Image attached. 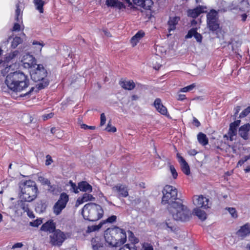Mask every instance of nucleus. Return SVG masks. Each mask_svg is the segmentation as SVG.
<instances>
[{
  "mask_svg": "<svg viewBox=\"0 0 250 250\" xmlns=\"http://www.w3.org/2000/svg\"><path fill=\"white\" fill-rule=\"evenodd\" d=\"M67 239V233L57 229L49 235V243L52 246L61 247Z\"/></svg>",
  "mask_w": 250,
  "mask_h": 250,
  "instance_id": "8",
  "label": "nucleus"
},
{
  "mask_svg": "<svg viewBox=\"0 0 250 250\" xmlns=\"http://www.w3.org/2000/svg\"><path fill=\"white\" fill-rule=\"evenodd\" d=\"M105 129L108 132H115L116 131V128L115 126H112L110 124V122L108 123Z\"/></svg>",
  "mask_w": 250,
  "mask_h": 250,
  "instance_id": "50",
  "label": "nucleus"
},
{
  "mask_svg": "<svg viewBox=\"0 0 250 250\" xmlns=\"http://www.w3.org/2000/svg\"><path fill=\"white\" fill-rule=\"evenodd\" d=\"M53 115H54V114L53 113H50L43 115L42 118L44 120H46L48 119L51 118L52 117H53Z\"/></svg>",
  "mask_w": 250,
  "mask_h": 250,
  "instance_id": "59",
  "label": "nucleus"
},
{
  "mask_svg": "<svg viewBox=\"0 0 250 250\" xmlns=\"http://www.w3.org/2000/svg\"><path fill=\"white\" fill-rule=\"evenodd\" d=\"M32 80L35 82L41 81L37 84L38 89H43L49 84V81L46 78L47 72L42 65L38 64L37 67L30 70Z\"/></svg>",
  "mask_w": 250,
  "mask_h": 250,
  "instance_id": "4",
  "label": "nucleus"
},
{
  "mask_svg": "<svg viewBox=\"0 0 250 250\" xmlns=\"http://www.w3.org/2000/svg\"><path fill=\"white\" fill-rule=\"evenodd\" d=\"M207 24L208 28L212 32L219 30L220 24L217 11L212 9L207 14Z\"/></svg>",
  "mask_w": 250,
  "mask_h": 250,
  "instance_id": "7",
  "label": "nucleus"
},
{
  "mask_svg": "<svg viewBox=\"0 0 250 250\" xmlns=\"http://www.w3.org/2000/svg\"><path fill=\"white\" fill-rule=\"evenodd\" d=\"M115 239L117 242V247H120L125 243L126 241V234L125 231L122 229L115 227Z\"/></svg>",
  "mask_w": 250,
  "mask_h": 250,
  "instance_id": "12",
  "label": "nucleus"
},
{
  "mask_svg": "<svg viewBox=\"0 0 250 250\" xmlns=\"http://www.w3.org/2000/svg\"><path fill=\"white\" fill-rule=\"evenodd\" d=\"M197 30V28H191L188 31L187 35L185 37V38L190 39L192 37H194L197 42H201L203 38L202 36L200 33H198Z\"/></svg>",
  "mask_w": 250,
  "mask_h": 250,
  "instance_id": "20",
  "label": "nucleus"
},
{
  "mask_svg": "<svg viewBox=\"0 0 250 250\" xmlns=\"http://www.w3.org/2000/svg\"><path fill=\"white\" fill-rule=\"evenodd\" d=\"M79 190L83 192H91L92 190V186L86 181H82L78 183Z\"/></svg>",
  "mask_w": 250,
  "mask_h": 250,
  "instance_id": "28",
  "label": "nucleus"
},
{
  "mask_svg": "<svg viewBox=\"0 0 250 250\" xmlns=\"http://www.w3.org/2000/svg\"><path fill=\"white\" fill-rule=\"evenodd\" d=\"M84 202H86L89 201H94L95 198L91 195L88 193H84L82 197Z\"/></svg>",
  "mask_w": 250,
  "mask_h": 250,
  "instance_id": "39",
  "label": "nucleus"
},
{
  "mask_svg": "<svg viewBox=\"0 0 250 250\" xmlns=\"http://www.w3.org/2000/svg\"><path fill=\"white\" fill-rule=\"evenodd\" d=\"M119 250H137L136 246L134 244H126L122 248H120Z\"/></svg>",
  "mask_w": 250,
  "mask_h": 250,
  "instance_id": "41",
  "label": "nucleus"
},
{
  "mask_svg": "<svg viewBox=\"0 0 250 250\" xmlns=\"http://www.w3.org/2000/svg\"><path fill=\"white\" fill-rule=\"evenodd\" d=\"M20 198L24 201L32 202L37 197L38 188L35 182L28 180L21 183L20 186Z\"/></svg>",
  "mask_w": 250,
  "mask_h": 250,
  "instance_id": "3",
  "label": "nucleus"
},
{
  "mask_svg": "<svg viewBox=\"0 0 250 250\" xmlns=\"http://www.w3.org/2000/svg\"><path fill=\"white\" fill-rule=\"evenodd\" d=\"M209 199L203 195H194L193 197L192 202L196 208L207 209L210 208Z\"/></svg>",
  "mask_w": 250,
  "mask_h": 250,
  "instance_id": "11",
  "label": "nucleus"
},
{
  "mask_svg": "<svg viewBox=\"0 0 250 250\" xmlns=\"http://www.w3.org/2000/svg\"><path fill=\"white\" fill-rule=\"evenodd\" d=\"M237 134V129L232 127V125H229V130L228 132V136L229 140L232 141L234 139V137Z\"/></svg>",
  "mask_w": 250,
  "mask_h": 250,
  "instance_id": "34",
  "label": "nucleus"
},
{
  "mask_svg": "<svg viewBox=\"0 0 250 250\" xmlns=\"http://www.w3.org/2000/svg\"><path fill=\"white\" fill-rule=\"evenodd\" d=\"M218 5L219 6L218 11L219 12H226L229 10H232V9L236 8L228 6V3L223 0H220L218 2Z\"/></svg>",
  "mask_w": 250,
  "mask_h": 250,
  "instance_id": "29",
  "label": "nucleus"
},
{
  "mask_svg": "<svg viewBox=\"0 0 250 250\" xmlns=\"http://www.w3.org/2000/svg\"><path fill=\"white\" fill-rule=\"evenodd\" d=\"M33 3L36 7V9L38 10L40 13L43 12V6L45 3V0H33Z\"/></svg>",
  "mask_w": 250,
  "mask_h": 250,
  "instance_id": "32",
  "label": "nucleus"
},
{
  "mask_svg": "<svg viewBox=\"0 0 250 250\" xmlns=\"http://www.w3.org/2000/svg\"><path fill=\"white\" fill-rule=\"evenodd\" d=\"M104 212L102 207L94 203L85 204L82 210L83 218L92 222L96 221L102 218Z\"/></svg>",
  "mask_w": 250,
  "mask_h": 250,
  "instance_id": "2",
  "label": "nucleus"
},
{
  "mask_svg": "<svg viewBox=\"0 0 250 250\" xmlns=\"http://www.w3.org/2000/svg\"><path fill=\"white\" fill-rule=\"evenodd\" d=\"M81 127L82 128L84 129L94 130L96 128V127L95 126H89V125H86L84 124H82L81 125Z\"/></svg>",
  "mask_w": 250,
  "mask_h": 250,
  "instance_id": "53",
  "label": "nucleus"
},
{
  "mask_svg": "<svg viewBox=\"0 0 250 250\" xmlns=\"http://www.w3.org/2000/svg\"><path fill=\"white\" fill-rule=\"evenodd\" d=\"M154 105L156 108L157 110L163 115H166L167 111V108L164 106L162 103L161 100L159 98H157L155 99Z\"/></svg>",
  "mask_w": 250,
  "mask_h": 250,
  "instance_id": "24",
  "label": "nucleus"
},
{
  "mask_svg": "<svg viewBox=\"0 0 250 250\" xmlns=\"http://www.w3.org/2000/svg\"><path fill=\"white\" fill-rule=\"evenodd\" d=\"M163 196L162 199L163 205L167 204V207L176 205V203L179 202L176 201L178 200L177 189L174 187L170 185H166L162 191Z\"/></svg>",
  "mask_w": 250,
  "mask_h": 250,
  "instance_id": "6",
  "label": "nucleus"
},
{
  "mask_svg": "<svg viewBox=\"0 0 250 250\" xmlns=\"http://www.w3.org/2000/svg\"><path fill=\"white\" fill-rule=\"evenodd\" d=\"M133 3L146 10H150L153 2L152 0H132Z\"/></svg>",
  "mask_w": 250,
  "mask_h": 250,
  "instance_id": "17",
  "label": "nucleus"
},
{
  "mask_svg": "<svg viewBox=\"0 0 250 250\" xmlns=\"http://www.w3.org/2000/svg\"><path fill=\"white\" fill-rule=\"evenodd\" d=\"M203 12V7L200 6L192 9H188L187 11V15L188 17L196 18Z\"/></svg>",
  "mask_w": 250,
  "mask_h": 250,
  "instance_id": "23",
  "label": "nucleus"
},
{
  "mask_svg": "<svg viewBox=\"0 0 250 250\" xmlns=\"http://www.w3.org/2000/svg\"><path fill=\"white\" fill-rule=\"evenodd\" d=\"M106 121V117L104 113H102L101 114V122H100V125L101 126L104 125Z\"/></svg>",
  "mask_w": 250,
  "mask_h": 250,
  "instance_id": "55",
  "label": "nucleus"
},
{
  "mask_svg": "<svg viewBox=\"0 0 250 250\" xmlns=\"http://www.w3.org/2000/svg\"><path fill=\"white\" fill-rule=\"evenodd\" d=\"M38 181L43 185L50 186V181L48 179L45 178L43 176H39Z\"/></svg>",
  "mask_w": 250,
  "mask_h": 250,
  "instance_id": "40",
  "label": "nucleus"
},
{
  "mask_svg": "<svg viewBox=\"0 0 250 250\" xmlns=\"http://www.w3.org/2000/svg\"><path fill=\"white\" fill-rule=\"evenodd\" d=\"M249 160L248 156H245L243 159L239 160L237 164V167L241 166L245 162Z\"/></svg>",
  "mask_w": 250,
  "mask_h": 250,
  "instance_id": "52",
  "label": "nucleus"
},
{
  "mask_svg": "<svg viewBox=\"0 0 250 250\" xmlns=\"http://www.w3.org/2000/svg\"><path fill=\"white\" fill-rule=\"evenodd\" d=\"M145 33L142 30H140L133 36L131 40L130 43L132 46H135L140 40L145 36Z\"/></svg>",
  "mask_w": 250,
  "mask_h": 250,
  "instance_id": "27",
  "label": "nucleus"
},
{
  "mask_svg": "<svg viewBox=\"0 0 250 250\" xmlns=\"http://www.w3.org/2000/svg\"><path fill=\"white\" fill-rule=\"evenodd\" d=\"M104 223L101 222L98 225H92L88 226L87 229V232L90 233L94 231H97L99 230L103 225Z\"/></svg>",
  "mask_w": 250,
  "mask_h": 250,
  "instance_id": "33",
  "label": "nucleus"
},
{
  "mask_svg": "<svg viewBox=\"0 0 250 250\" xmlns=\"http://www.w3.org/2000/svg\"><path fill=\"white\" fill-rule=\"evenodd\" d=\"M34 89V87H30L29 88V90L27 92H26L23 95H21V97H25V96H29L33 91Z\"/></svg>",
  "mask_w": 250,
  "mask_h": 250,
  "instance_id": "58",
  "label": "nucleus"
},
{
  "mask_svg": "<svg viewBox=\"0 0 250 250\" xmlns=\"http://www.w3.org/2000/svg\"><path fill=\"white\" fill-rule=\"evenodd\" d=\"M22 42V40L20 37H16L13 39L11 42V47L15 48L19 44Z\"/></svg>",
  "mask_w": 250,
  "mask_h": 250,
  "instance_id": "38",
  "label": "nucleus"
},
{
  "mask_svg": "<svg viewBox=\"0 0 250 250\" xmlns=\"http://www.w3.org/2000/svg\"><path fill=\"white\" fill-rule=\"evenodd\" d=\"M18 53H19V51H16H16H13V52H12V53L9 54V57H8V59H13L16 56L18 55Z\"/></svg>",
  "mask_w": 250,
  "mask_h": 250,
  "instance_id": "57",
  "label": "nucleus"
},
{
  "mask_svg": "<svg viewBox=\"0 0 250 250\" xmlns=\"http://www.w3.org/2000/svg\"><path fill=\"white\" fill-rule=\"evenodd\" d=\"M142 250H153V248L151 244L145 243L143 245Z\"/></svg>",
  "mask_w": 250,
  "mask_h": 250,
  "instance_id": "51",
  "label": "nucleus"
},
{
  "mask_svg": "<svg viewBox=\"0 0 250 250\" xmlns=\"http://www.w3.org/2000/svg\"><path fill=\"white\" fill-rule=\"evenodd\" d=\"M69 184L71 186L70 190L75 193H78L79 192L78 189H79L78 188V185L77 186L76 184L73 183L72 181H69Z\"/></svg>",
  "mask_w": 250,
  "mask_h": 250,
  "instance_id": "44",
  "label": "nucleus"
},
{
  "mask_svg": "<svg viewBox=\"0 0 250 250\" xmlns=\"http://www.w3.org/2000/svg\"><path fill=\"white\" fill-rule=\"evenodd\" d=\"M26 212H27V214L28 216L29 217H30V218H35V215H34L33 212L32 211H30L29 210V209H28V210H27L26 211Z\"/></svg>",
  "mask_w": 250,
  "mask_h": 250,
  "instance_id": "63",
  "label": "nucleus"
},
{
  "mask_svg": "<svg viewBox=\"0 0 250 250\" xmlns=\"http://www.w3.org/2000/svg\"><path fill=\"white\" fill-rule=\"evenodd\" d=\"M91 244L93 250H107L106 245L99 237L92 238Z\"/></svg>",
  "mask_w": 250,
  "mask_h": 250,
  "instance_id": "14",
  "label": "nucleus"
},
{
  "mask_svg": "<svg viewBox=\"0 0 250 250\" xmlns=\"http://www.w3.org/2000/svg\"><path fill=\"white\" fill-rule=\"evenodd\" d=\"M250 234V225L247 223L242 226L237 231L236 234L239 236L244 238Z\"/></svg>",
  "mask_w": 250,
  "mask_h": 250,
  "instance_id": "21",
  "label": "nucleus"
},
{
  "mask_svg": "<svg viewBox=\"0 0 250 250\" xmlns=\"http://www.w3.org/2000/svg\"><path fill=\"white\" fill-rule=\"evenodd\" d=\"M42 223V220L41 219H37L36 220L30 222V225L34 227H38L39 225H40Z\"/></svg>",
  "mask_w": 250,
  "mask_h": 250,
  "instance_id": "46",
  "label": "nucleus"
},
{
  "mask_svg": "<svg viewBox=\"0 0 250 250\" xmlns=\"http://www.w3.org/2000/svg\"><path fill=\"white\" fill-rule=\"evenodd\" d=\"M250 130V125L249 124L242 125L239 129V134L245 140L248 138V132Z\"/></svg>",
  "mask_w": 250,
  "mask_h": 250,
  "instance_id": "25",
  "label": "nucleus"
},
{
  "mask_svg": "<svg viewBox=\"0 0 250 250\" xmlns=\"http://www.w3.org/2000/svg\"><path fill=\"white\" fill-rule=\"evenodd\" d=\"M250 113V106L244 110L240 114L239 118H242L247 116Z\"/></svg>",
  "mask_w": 250,
  "mask_h": 250,
  "instance_id": "47",
  "label": "nucleus"
},
{
  "mask_svg": "<svg viewBox=\"0 0 250 250\" xmlns=\"http://www.w3.org/2000/svg\"><path fill=\"white\" fill-rule=\"evenodd\" d=\"M53 162L51 157L49 155H47L46 156L45 165L46 166L50 165Z\"/></svg>",
  "mask_w": 250,
  "mask_h": 250,
  "instance_id": "54",
  "label": "nucleus"
},
{
  "mask_svg": "<svg viewBox=\"0 0 250 250\" xmlns=\"http://www.w3.org/2000/svg\"><path fill=\"white\" fill-rule=\"evenodd\" d=\"M117 216L116 215H111V216L108 217L105 220H104L103 223L104 224L106 223H113L116 221Z\"/></svg>",
  "mask_w": 250,
  "mask_h": 250,
  "instance_id": "45",
  "label": "nucleus"
},
{
  "mask_svg": "<svg viewBox=\"0 0 250 250\" xmlns=\"http://www.w3.org/2000/svg\"><path fill=\"white\" fill-rule=\"evenodd\" d=\"M23 66L24 68H30V70L35 67L37 65L35 58L31 55L26 54L22 60Z\"/></svg>",
  "mask_w": 250,
  "mask_h": 250,
  "instance_id": "13",
  "label": "nucleus"
},
{
  "mask_svg": "<svg viewBox=\"0 0 250 250\" xmlns=\"http://www.w3.org/2000/svg\"><path fill=\"white\" fill-rule=\"evenodd\" d=\"M229 213L231 214V216L233 218H236L237 217V214L236 213V211L235 208H226Z\"/></svg>",
  "mask_w": 250,
  "mask_h": 250,
  "instance_id": "48",
  "label": "nucleus"
},
{
  "mask_svg": "<svg viewBox=\"0 0 250 250\" xmlns=\"http://www.w3.org/2000/svg\"><path fill=\"white\" fill-rule=\"evenodd\" d=\"M169 169L170 171L171 172V175H172V177L174 179H176L177 177L178 173L174 167L172 165H170L169 166Z\"/></svg>",
  "mask_w": 250,
  "mask_h": 250,
  "instance_id": "49",
  "label": "nucleus"
},
{
  "mask_svg": "<svg viewBox=\"0 0 250 250\" xmlns=\"http://www.w3.org/2000/svg\"><path fill=\"white\" fill-rule=\"evenodd\" d=\"M105 4L108 7L115 8L119 10L125 9V5L118 0H106Z\"/></svg>",
  "mask_w": 250,
  "mask_h": 250,
  "instance_id": "18",
  "label": "nucleus"
},
{
  "mask_svg": "<svg viewBox=\"0 0 250 250\" xmlns=\"http://www.w3.org/2000/svg\"><path fill=\"white\" fill-rule=\"evenodd\" d=\"M115 235V227L108 228L104 233V237L106 242L112 247H117V243L116 241Z\"/></svg>",
  "mask_w": 250,
  "mask_h": 250,
  "instance_id": "10",
  "label": "nucleus"
},
{
  "mask_svg": "<svg viewBox=\"0 0 250 250\" xmlns=\"http://www.w3.org/2000/svg\"><path fill=\"white\" fill-rule=\"evenodd\" d=\"M57 132H58L59 133H62V130L61 129H60L59 128H56L55 127L51 128V133L55 135L56 134Z\"/></svg>",
  "mask_w": 250,
  "mask_h": 250,
  "instance_id": "60",
  "label": "nucleus"
},
{
  "mask_svg": "<svg viewBox=\"0 0 250 250\" xmlns=\"http://www.w3.org/2000/svg\"><path fill=\"white\" fill-rule=\"evenodd\" d=\"M228 6H230L231 7H236V8L232 9V10L239 9L240 10L243 11H245L249 9L247 8V5H246L245 7H239L235 1H233L231 3H228Z\"/></svg>",
  "mask_w": 250,
  "mask_h": 250,
  "instance_id": "36",
  "label": "nucleus"
},
{
  "mask_svg": "<svg viewBox=\"0 0 250 250\" xmlns=\"http://www.w3.org/2000/svg\"><path fill=\"white\" fill-rule=\"evenodd\" d=\"M21 29V26L18 23H15L14 25V26L12 29V31H19Z\"/></svg>",
  "mask_w": 250,
  "mask_h": 250,
  "instance_id": "56",
  "label": "nucleus"
},
{
  "mask_svg": "<svg viewBox=\"0 0 250 250\" xmlns=\"http://www.w3.org/2000/svg\"><path fill=\"white\" fill-rule=\"evenodd\" d=\"M240 110H241V106H237L234 109V115L235 117H237V114H238V113L239 112Z\"/></svg>",
  "mask_w": 250,
  "mask_h": 250,
  "instance_id": "61",
  "label": "nucleus"
},
{
  "mask_svg": "<svg viewBox=\"0 0 250 250\" xmlns=\"http://www.w3.org/2000/svg\"><path fill=\"white\" fill-rule=\"evenodd\" d=\"M177 100L179 101H183L186 99V95L180 94L178 95Z\"/></svg>",
  "mask_w": 250,
  "mask_h": 250,
  "instance_id": "64",
  "label": "nucleus"
},
{
  "mask_svg": "<svg viewBox=\"0 0 250 250\" xmlns=\"http://www.w3.org/2000/svg\"><path fill=\"white\" fill-rule=\"evenodd\" d=\"M180 20V17H169V20L168 21V31L170 33L171 31H173L175 30L176 26L178 24V22Z\"/></svg>",
  "mask_w": 250,
  "mask_h": 250,
  "instance_id": "22",
  "label": "nucleus"
},
{
  "mask_svg": "<svg viewBox=\"0 0 250 250\" xmlns=\"http://www.w3.org/2000/svg\"><path fill=\"white\" fill-rule=\"evenodd\" d=\"M193 124L197 127H199L200 125V123L195 117L193 118Z\"/></svg>",
  "mask_w": 250,
  "mask_h": 250,
  "instance_id": "62",
  "label": "nucleus"
},
{
  "mask_svg": "<svg viewBox=\"0 0 250 250\" xmlns=\"http://www.w3.org/2000/svg\"><path fill=\"white\" fill-rule=\"evenodd\" d=\"M113 191L118 194V197H126L128 195L126 187L123 185L118 184L112 188Z\"/></svg>",
  "mask_w": 250,
  "mask_h": 250,
  "instance_id": "16",
  "label": "nucleus"
},
{
  "mask_svg": "<svg viewBox=\"0 0 250 250\" xmlns=\"http://www.w3.org/2000/svg\"><path fill=\"white\" fill-rule=\"evenodd\" d=\"M21 19L22 13L19 8V4H17L16 5V9L15 11V20L18 22H20Z\"/></svg>",
  "mask_w": 250,
  "mask_h": 250,
  "instance_id": "35",
  "label": "nucleus"
},
{
  "mask_svg": "<svg viewBox=\"0 0 250 250\" xmlns=\"http://www.w3.org/2000/svg\"><path fill=\"white\" fill-rule=\"evenodd\" d=\"M197 140L199 144L205 146L208 143V140L206 135L202 132H200L197 135Z\"/></svg>",
  "mask_w": 250,
  "mask_h": 250,
  "instance_id": "31",
  "label": "nucleus"
},
{
  "mask_svg": "<svg viewBox=\"0 0 250 250\" xmlns=\"http://www.w3.org/2000/svg\"><path fill=\"white\" fill-rule=\"evenodd\" d=\"M120 84L125 89L131 90L135 86V84L132 80H123L120 81Z\"/></svg>",
  "mask_w": 250,
  "mask_h": 250,
  "instance_id": "26",
  "label": "nucleus"
},
{
  "mask_svg": "<svg viewBox=\"0 0 250 250\" xmlns=\"http://www.w3.org/2000/svg\"><path fill=\"white\" fill-rule=\"evenodd\" d=\"M193 213L202 221H204L207 218L206 213L204 210H201L200 208H195L193 210Z\"/></svg>",
  "mask_w": 250,
  "mask_h": 250,
  "instance_id": "30",
  "label": "nucleus"
},
{
  "mask_svg": "<svg viewBox=\"0 0 250 250\" xmlns=\"http://www.w3.org/2000/svg\"><path fill=\"white\" fill-rule=\"evenodd\" d=\"M33 45H36L37 50L41 52L42 49V47L44 46V44L42 42H39L36 41H34L32 42Z\"/></svg>",
  "mask_w": 250,
  "mask_h": 250,
  "instance_id": "43",
  "label": "nucleus"
},
{
  "mask_svg": "<svg viewBox=\"0 0 250 250\" xmlns=\"http://www.w3.org/2000/svg\"><path fill=\"white\" fill-rule=\"evenodd\" d=\"M177 157L178 159V161L180 164L181 169L183 173L187 175H189L190 171L189 167L187 162L179 153L177 154Z\"/></svg>",
  "mask_w": 250,
  "mask_h": 250,
  "instance_id": "19",
  "label": "nucleus"
},
{
  "mask_svg": "<svg viewBox=\"0 0 250 250\" xmlns=\"http://www.w3.org/2000/svg\"><path fill=\"white\" fill-rule=\"evenodd\" d=\"M26 201H24V200L21 199V200L19 201L18 202V205L19 207L23 209L25 212H26L28 210V205L26 203H25Z\"/></svg>",
  "mask_w": 250,
  "mask_h": 250,
  "instance_id": "37",
  "label": "nucleus"
},
{
  "mask_svg": "<svg viewBox=\"0 0 250 250\" xmlns=\"http://www.w3.org/2000/svg\"><path fill=\"white\" fill-rule=\"evenodd\" d=\"M167 208L174 220L183 222L189 220L190 217V211L181 202L176 203V205Z\"/></svg>",
  "mask_w": 250,
  "mask_h": 250,
  "instance_id": "5",
  "label": "nucleus"
},
{
  "mask_svg": "<svg viewBox=\"0 0 250 250\" xmlns=\"http://www.w3.org/2000/svg\"><path fill=\"white\" fill-rule=\"evenodd\" d=\"M5 83L9 89L18 93L25 91L29 86L30 82L28 77L23 72L15 71L6 76Z\"/></svg>",
  "mask_w": 250,
  "mask_h": 250,
  "instance_id": "1",
  "label": "nucleus"
},
{
  "mask_svg": "<svg viewBox=\"0 0 250 250\" xmlns=\"http://www.w3.org/2000/svg\"><path fill=\"white\" fill-rule=\"evenodd\" d=\"M196 86V84L195 83H192L189 85L186 86L184 88H182L180 89V91L182 92H187L188 91H190L192 90Z\"/></svg>",
  "mask_w": 250,
  "mask_h": 250,
  "instance_id": "42",
  "label": "nucleus"
},
{
  "mask_svg": "<svg viewBox=\"0 0 250 250\" xmlns=\"http://www.w3.org/2000/svg\"><path fill=\"white\" fill-rule=\"evenodd\" d=\"M68 200V195L64 192L62 193L59 200L53 207L54 213L57 215L60 214L62 209L65 208Z\"/></svg>",
  "mask_w": 250,
  "mask_h": 250,
  "instance_id": "9",
  "label": "nucleus"
},
{
  "mask_svg": "<svg viewBox=\"0 0 250 250\" xmlns=\"http://www.w3.org/2000/svg\"><path fill=\"white\" fill-rule=\"evenodd\" d=\"M41 230L52 234L56 229V224L52 220H49L42 226Z\"/></svg>",
  "mask_w": 250,
  "mask_h": 250,
  "instance_id": "15",
  "label": "nucleus"
}]
</instances>
